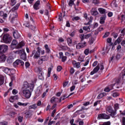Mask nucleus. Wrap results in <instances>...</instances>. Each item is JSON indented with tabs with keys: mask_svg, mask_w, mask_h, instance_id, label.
I'll return each instance as SVG.
<instances>
[{
	"mask_svg": "<svg viewBox=\"0 0 125 125\" xmlns=\"http://www.w3.org/2000/svg\"><path fill=\"white\" fill-rule=\"evenodd\" d=\"M112 96L113 97H117V96H119V94L117 92H114L113 93Z\"/></svg>",
	"mask_w": 125,
	"mask_h": 125,
	"instance_id": "680f3d73",
	"label": "nucleus"
},
{
	"mask_svg": "<svg viewBox=\"0 0 125 125\" xmlns=\"http://www.w3.org/2000/svg\"><path fill=\"white\" fill-rule=\"evenodd\" d=\"M24 66V62L21 60H17L13 63V66L14 67H17V66Z\"/></svg>",
	"mask_w": 125,
	"mask_h": 125,
	"instance_id": "6e6552de",
	"label": "nucleus"
},
{
	"mask_svg": "<svg viewBox=\"0 0 125 125\" xmlns=\"http://www.w3.org/2000/svg\"><path fill=\"white\" fill-rule=\"evenodd\" d=\"M109 35H110V33L109 32H106L103 38L104 39L105 38H107V37H108Z\"/></svg>",
	"mask_w": 125,
	"mask_h": 125,
	"instance_id": "6e6d98bb",
	"label": "nucleus"
},
{
	"mask_svg": "<svg viewBox=\"0 0 125 125\" xmlns=\"http://www.w3.org/2000/svg\"><path fill=\"white\" fill-rule=\"evenodd\" d=\"M25 45V43L24 42H20L16 46V48H21V47H22V46H24Z\"/></svg>",
	"mask_w": 125,
	"mask_h": 125,
	"instance_id": "a878e982",
	"label": "nucleus"
},
{
	"mask_svg": "<svg viewBox=\"0 0 125 125\" xmlns=\"http://www.w3.org/2000/svg\"><path fill=\"white\" fill-rule=\"evenodd\" d=\"M44 47L45 48L46 52L47 53H49V52H50V49H49V47H48V45L45 44L44 45Z\"/></svg>",
	"mask_w": 125,
	"mask_h": 125,
	"instance_id": "72a5a7b5",
	"label": "nucleus"
},
{
	"mask_svg": "<svg viewBox=\"0 0 125 125\" xmlns=\"http://www.w3.org/2000/svg\"><path fill=\"white\" fill-rule=\"evenodd\" d=\"M0 16H2L3 18H6L7 17V14L4 13L3 11H0Z\"/></svg>",
	"mask_w": 125,
	"mask_h": 125,
	"instance_id": "7c9ffc66",
	"label": "nucleus"
},
{
	"mask_svg": "<svg viewBox=\"0 0 125 125\" xmlns=\"http://www.w3.org/2000/svg\"><path fill=\"white\" fill-rule=\"evenodd\" d=\"M35 86V84L34 83H30L29 84L28 82H24L23 83V86L22 87V90L24 89H29L28 88H30L31 90H33L34 89V87Z\"/></svg>",
	"mask_w": 125,
	"mask_h": 125,
	"instance_id": "f03ea898",
	"label": "nucleus"
},
{
	"mask_svg": "<svg viewBox=\"0 0 125 125\" xmlns=\"http://www.w3.org/2000/svg\"><path fill=\"white\" fill-rule=\"evenodd\" d=\"M98 10L100 13H101L102 14H105V13H106V10H105L103 8H99L98 9Z\"/></svg>",
	"mask_w": 125,
	"mask_h": 125,
	"instance_id": "cd10ccee",
	"label": "nucleus"
},
{
	"mask_svg": "<svg viewBox=\"0 0 125 125\" xmlns=\"http://www.w3.org/2000/svg\"><path fill=\"white\" fill-rule=\"evenodd\" d=\"M2 40L5 43H10L12 41V38L8 34H5L3 36Z\"/></svg>",
	"mask_w": 125,
	"mask_h": 125,
	"instance_id": "7ed1b4c3",
	"label": "nucleus"
},
{
	"mask_svg": "<svg viewBox=\"0 0 125 125\" xmlns=\"http://www.w3.org/2000/svg\"><path fill=\"white\" fill-rule=\"evenodd\" d=\"M72 65L74 68L79 69L81 67V62H77L76 61H72Z\"/></svg>",
	"mask_w": 125,
	"mask_h": 125,
	"instance_id": "f8f14e48",
	"label": "nucleus"
},
{
	"mask_svg": "<svg viewBox=\"0 0 125 125\" xmlns=\"http://www.w3.org/2000/svg\"><path fill=\"white\" fill-rule=\"evenodd\" d=\"M101 71H103L104 70V65H103V63H99L97 66H96L94 69L91 72L90 75H94V74H96L98 71H99V69Z\"/></svg>",
	"mask_w": 125,
	"mask_h": 125,
	"instance_id": "f257e3e1",
	"label": "nucleus"
},
{
	"mask_svg": "<svg viewBox=\"0 0 125 125\" xmlns=\"http://www.w3.org/2000/svg\"><path fill=\"white\" fill-rule=\"evenodd\" d=\"M91 36V34H86L85 35H84V34H80L79 37L81 39V42H83L84 39H88V38H90Z\"/></svg>",
	"mask_w": 125,
	"mask_h": 125,
	"instance_id": "1a4fd4ad",
	"label": "nucleus"
},
{
	"mask_svg": "<svg viewBox=\"0 0 125 125\" xmlns=\"http://www.w3.org/2000/svg\"><path fill=\"white\" fill-rule=\"evenodd\" d=\"M122 76H123V79L124 80V79H125V69L123 70V71L122 72Z\"/></svg>",
	"mask_w": 125,
	"mask_h": 125,
	"instance_id": "0e129e2a",
	"label": "nucleus"
},
{
	"mask_svg": "<svg viewBox=\"0 0 125 125\" xmlns=\"http://www.w3.org/2000/svg\"><path fill=\"white\" fill-rule=\"evenodd\" d=\"M106 110L110 113V116H111L112 118H115L117 116V112H116L115 110H113V108H112L111 106H108L106 108Z\"/></svg>",
	"mask_w": 125,
	"mask_h": 125,
	"instance_id": "39448f33",
	"label": "nucleus"
},
{
	"mask_svg": "<svg viewBox=\"0 0 125 125\" xmlns=\"http://www.w3.org/2000/svg\"><path fill=\"white\" fill-rule=\"evenodd\" d=\"M78 61H80V62H83V58L81 56H79L78 58Z\"/></svg>",
	"mask_w": 125,
	"mask_h": 125,
	"instance_id": "13d9d810",
	"label": "nucleus"
},
{
	"mask_svg": "<svg viewBox=\"0 0 125 125\" xmlns=\"http://www.w3.org/2000/svg\"><path fill=\"white\" fill-rule=\"evenodd\" d=\"M82 110H77L74 114L75 115H80V114H82Z\"/></svg>",
	"mask_w": 125,
	"mask_h": 125,
	"instance_id": "4d7b16f0",
	"label": "nucleus"
},
{
	"mask_svg": "<svg viewBox=\"0 0 125 125\" xmlns=\"http://www.w3.org/2000/svg\"><path fill=\"white\" fill-rule=\"evenodd\" d=\"M104 125H111V122L109 121L106 122H104Z\"/></svg>",
	"mask_w": 125,
	"mask_h": 125,
	"instance_id": "69168bd1",
	"label": "nucleus"
},
{
	"mask_svg": "<svg viewBox=\"0 0 125 125\" xmlns=\"http://www.w3.org/2000/svg\"><path fill=\"white\" fill-rule=\"evenodd\" d=\"M89 60H90V59H87L85 63L83 64V66H87V65H88V63H89Z\"/></svg>",
	"mask_w": 125,
	"mask_h": 125,
	"instance_id": "8fccbe9b",
	"label": "nucleus"
},
{
	"mask_svg": "<svg viewBox=\"0 0 125 125\" xmlns=\"http://www.w3.org/2000/svg\"><path fill=\"white\" fill-rule=\"evenodd\" d=\"M89 53V49H86L84 51V54L85 55H88V54Z\"/></svg>",
	"mask_w": 125,
	"mask_h": 125,
	"instance_id": "a18cd8bd",
	"label": "nucleus"
},
{
	"mask_svg": "<svg viewBox=\"0 0 125 125\" xmlns=\"http://www.w3.org/2000/svg\"><path fill=\"white\" fill-rule=\"evenodd\" d=\"M22 93L26 98H29L31 97V91H30V90L29 89L22 90Z\"/></svg>",
	"mask_w": 125,
	"mask_h": 125,
	"instance_id": "0eeeda50",
	"label": "nucleus"
},
{
	"mask_svg": "<svg viewBox=\"0 0 125 125\" xmlns=\"http://www.w3.org/2000/svg\"><path fill=\"white\" fill-rule=\"evenodd\" d=\"M17 44H18L17 41H16V40H13L11 44V47H12V48H14V46H16Z\"/></svg>",
	"mask_w": 125,
	"mask_h": 125,
	"instance_id": "412c9836",
	"label": "nucleus"
},
{
	"mask_svg": "<svg viewBox=\"0 0 125 125\" xmlns=\"http://www.w3.org/2000/svg\"><path fill=\"white\" fill-rule=\"evenodd\" d=\"M20 57L21 59H22V60H24V61H26V60L27 59V55H26V53L24 52V53L20 56Z\"/></svg>",
	"mask_w": 125,
	"mask_h": 125,
	"instance_id": "bb28decb",
	"label": "nucleus"
},
{
	"mask_svg": "<svg viewBox=\"0 0 125 125\" xmlns=\"http://www.w3.org/2000/svg\"><path fill=\"white\" fill-rule=\"evenodd\" d=\"M40 5V1L38 0L36 2V3L34 4L33 7L34 9L36 10H38L39 9V6Z\"/></svg>",
	"mask_w": 125,
	"mask_h": 125,
	"instance_id": "5701e85b",
	"label": "nucleus"
},
{
	"mask_svg": "<svg viewBox=\"0 0 125 125\" xmlns=\"http://www.w3.org/2000/svg\"><path fill=\"white\" fill-rule=\"evenodd\" d=\"M98 119L99 120H100V119L108 120V119H110V116L105 113H102L98 115Z\"/></svg>",
	"mask_w": 125,
	"mask_h": 125,
	"instance_id": "423d86ee",
	"label": "nucleus"
},
{
	"mask_svg": "<svg viewBox=\"0 0 125 125\" xmlns=\"http://www.w3.org/2000/svg\"><path fill=\"white\" fill-rule=\"evenodd\" d=\"M19 6H20V4L19 3H17L16 4V5H15L14 7H13L9 11V12H11V11L12 12H14V11H15V10H17V9H18V8H19Z\"/></svg>",
	"mask_w": 125,
	"mask_h": 125,
	"instance_id": "a211bd4d",
	"label": "nucleus"
},
{
	"mask_svg": "<svg viewBox=\"0 0 125 125\" xmlns=\"http://www.w3.org/2000/svg\"><path fill=\"white\" fill-rule=\"evenodd\" d=\"M4 83V79H3V77H0V85L3 84Z\"/></svg>",
	"mask_w": 125,
	"mask_h": 125,
	"instance_id": "79ce46f5",
	"label": "nucleus"
},
{
	"mask_svg": "<svg viewBox=\"0 0 125 125\" xmlns=\"http://www.w3.org/2000/svg\"><path fill=\"white\" fill-rule=\"evenodd\" d=\"M3 72H5V74H7V75H10L11 73V69L7 67H4L3 68Z\"/></svg>",
	"mask_w": 125,
	"mask_h": 125,
	"instance_id": "dca6fc26",
	"label": "nucleus"
},
{
	"mask_svg": "<svg viewBox=\"0 0 125 125\" xmlns=\"http://www.w3.org/2000/svg\"><path fill=\"white\" fill-rule=\"evenodd\" d=\"M122 21H125V15H122Z\"/></svg>",
	"mask_w": 125,
	"mask_h": 125,
	"instance_id": "774afa93",
	"label": "nucleus"
},
{
	"mask_svg": "<svg viewBox=\"0 0 125 125\" xmlns=\"http://www.w3.org/2000/svg\"><path fill=\"white\" fill-rule=\"evenodd\" d=\"M13 61H14V59H13V58H12V57H10L8 58L7 59V62L9 64H11V63H12L13 62Z\"/></svg>",
	"mask_w": 125,
	"mask_h": 125,
	"instance_id": "c85d7f7f",
	"label": "nucleus"
},
{
	"mask_svg": "<svg viewBox=\"0 0 125 125\" xmlns=\"http://www.w3.org/2000/svg\"><path fill=\"white\" fill-rule=\"evenodd\" d=\"M59 21H62V13H61V14L59 15Z\"/></svg>",
	"mask_w": 125,
	"mask_h": 125,
	"instance_id": "bf43d9fd",
	"label": "nucleus"
},
{
	"mask_svg": "<svg viewBox=\"0 0 125 125\" xmlns=\"http://www.w3.org/2000/svg\"><path fill=\"white\" fill-rule=\"evenodd\" d=\"M36 69L38 72L39 74H41L42 73V67H38L36 68Z\"/></svg>",
	"mask_w": 125,
	"mask_h": 125,
	"instance_id": "37998d69",
	"label": "nucleus"
},
{
	"mask_svg": "<svg viewBox=\"0 0 125 125\" xmlns=\"http://www.w3.org/2000/svg\"><path fill=\"white\" fill-rule=\"evenodd\" d=\"M70 74L71 75H73L75 73V69H74L73 67H71L70 70Z\"/></svg>",
	"mask_w": 125,
	"mask_h": 125,
	"instance_id": "3c124183",
	"label": "nucleus"
},
{
	"mask_svg": "<svg viewBox=\"0 0 125 125\" xmlns=\"http://www.w3.org/2000/svg\"><path fill=\"white\" fill-rule=\"evenodd\" d=\"M93 3H94V4H99V0H93Z\"/></svg>",
	"mask_w": 125,
	"mask_h": 125,
	"instance_id": "5fc2aeb1",
	"label": "nucleus"
},
{
	"mask_svg": "<svg viewBox=\"0 0 125 125\" xmlns=\"http://www.w3.org/2000/svg\"><path fill=\"white\" fill-rule=\"evenodd\" d=\"M25 66L26 68H29V67H30V63H29L28 62H26L25 63Z\"/></svg>",
	"mask_w": 125,
	"mask_h": 125,
	"instance_id": "052dcab7",
	"label": "nucleus"
},
{
	"mask_svg": "<svg viewBox=\"0 0 125 125\" xmlns=\"http://www.w3.org/2000/svg\"><path fill=\"white\" fill-rule=\"evenodd\" d=\"M18 105H19V106H23V107H25V106H27L28 105V104H25V103H22L21 102L18 103Z\"/></svg>",
	"mask_w": 125,
	"mask_h": 125,
	"instance_id": "a19ab883",
	"label": "nucleus"
},
{
	"mask_svg": "<svg viewBox=\"0 0 125 125\" xmlns=\"http://www.w3.org/2000/svg\"><path fill=\"white\" fill-rule=\"evenodd\" d=\"M38 76H39V79L40 80H44L43 78V72H41V73H38Z\"/></svg>",
	"mask_w": 125,
	"mask_h": 125,
	"instance_id": "473e14b6",
	"label": "nucleus"
},
{
	"mask_svg": "<svg viewBox=\"0 0 125 125\" xmlns=\"http://www.w3.org/2000/svg\"><path fill=\"white\" fill-rule=\"evenodd\" d=\"M25 27H27L28 28H30L32 31H35L36 28V26H32V25H29V23L25 24Z\"/></svg>",
	"mask_w": 125,
	"mask_h": 125,
	"instance_id": "4be33fe9",
	"label": "nucleus"
},
{
	"mask_svg": "<svg viewBox=\"0 0 125 125\" xmlns=\"http://www.w3.org/2000/svg\"><path fill=\"white\" fill-rule=\"evenodd\" d=\"M91 13L92 14V15H97V14H98V12H97V11L95 10L94 9L92 8L91 10Z\"/></svg>",
	"mask_w": 125,
	"mask_h": 125,
	"instance_id": "2f4dec72",
	"label": "nucleus"
},
{
	"mask_svg": "<svg viewBox=\"0 0 125 125\" xmlns=\"http://www.w3.org/2000/svg\"><path fill=\"white\" fill-rule=\"evenodd\" d=\"M74 1L75 0H70L68 3V5H69V6H72L75 4V3H74Z\"/></svg>",
	"mask_w": 125,
	"mask_h": 125,
	"instance_id": "4c0bfd02",
	"label": "nucleus"
},
{
	"mask_svg": "<svg viewBox=\"0 0 125 125\" xmlns=\"http://www.w3.org/2000/svg\"><path fill=\"white\" fill-rule=\"evenodd\" d=\"M112 36H113L115 39H116V38L118 37V36H119V34L118 33H113Z\"/></svg>",
	"mask_w": 125,
	"mask_h": 125,
	"instance_id": "603ef678",
	"label": "nucleus"
},
{
	"mask_svg": "<svg viewBox=\"0 0 125 125\" xmlns=\"http://www.w3.org/2000/svg\"><path fill=\"white\" fill-rule=\"evenodd\" d=\"M29 110H31V109H37V104H34L31 105H30L28 107Z\"/></svg>",
	"mask_w": 125,
	"mask_h": 125,
	"instance_id": "f704fd0d",
	"label": "nucleus"
},
{
	"mask_svg": "<svg viewBox=\"0 0 125 125\" xmlns=\"http://www.w3.org/2000/svg\"><path fill=\"white\" fill-rule=\"evenodd\" d=\"M43 62V61L40 58L38 61L39 65H42Z\"/></svg>",
	"mask_w": 125,
	"mask_h": 125,
	"instance_id": "c03bdc74",
	"label": "nucleus"
},
{
	"mask_svg": "<svg viewBox=\"0 0 125 125\" xmlns=\"http://www.w3.org/2000/svg\"><path fill=\"white\" fill-rule=\"evenodd\" d=\"M33 113H34V111L32 110H29L27 111L25 113V117L26 119H29V118H31L32 116H33Z\"/></svg>",
	"mask_w": 125,
	"mask_h": 125,
	"instance_id": "9b49d317",
	"label": "nucleus"
},
{
	"mask_svg": "<svg viewBox=\"0 0 125 125\" xmlns=\"http://www.w3.org/2000/svg\"><path fill=\"white\" fill-rule=\"evenodd\" d=\"M83 30H84V31H87V32H90V31H92L91 25H89L88 27H83Z\"/></svg>",
	"mask_w": 125,
	"mask_h": 125,
	"instance_id": "393cba45",
	"label": "nucleus"
},
{
	"mask_svg": "<svg viewBox=\"0 0 125 125\" xmlns=\"http://www.w3.org/2000/svg\"><path fill=\"white\" fill-rule=\"evenodd\" d=\"M6 60V56L3 53H0V62H3Z\"/></svg>",
	"mask_w": 125,
	"mask_h": 125,
	"instance_id": "ddd939ff",
	"label": "nucleus"
},
{
	"mask_svg": "<svg viewBox=\"0 0 125 125\" xmlns=\"http://www.w3.org/2000/svg\"><path fill=\"white\" fill-rule=\"evenodd\" d=\"M105 20H106V15H104L100 18V23L101 24H104Z\"/></svg>",
	"mask_w": 125,
	"mask_h": 125,
	"instance_id": "6ab92c4d",
	"label": "nucleus"
},
{
	"mask_svg": "<svg viewBox=\"0 0 125 125\" xmlns=\"http://www.w3.org/2000/svg\"><path fill=\"white\" fill-rule=\"evenodd\" d=\"M33 56H34L33 58H34V59L40 58V57H41V50L38 49L37 51H36L35 50H33L30 56L31 57H33Z\"/></svg>",
	"mask_w": 125,
	"mask_h": 125,
	"instance_id": "20e7f679",
	"label": "nucleus"
},
{
	"mask_svg": "<svg viewBox=\"0 0 125 125\" xmlns=\"http://www.w3.org/2000/svg\"><path fill=\"white\" fill-rule=\"evenodd\" d=\"M106 95V93H102L98 95L97 98L98 99H101L103 97H104Z\"/></svg>",
	"mask_w": 125,
	"mask_h": 125,
	"instance_id": "c756f323",
	"label": "nucleus"
},
{
	"mask_svg": "<svg viewBox=\"0 0 125 125\" xmlns=\"http://www.w3.org/2000/svg\"><path fill=\"white\" fill-rule=\"evenodd\" d=\"M16 4V0H10V5L12 6L15 5Z\"/></svg>",
	"mask_w": 125,
	"mask_h": 125,
	"instance_id": "58836bf2",
	"label": "nucleus"
},
{
	"mask_svg": "<svg viewBox=\"0 0 125 125\" xmlns=\"http://www.w3.org/2000/svg\"><path fill=\"white\" fill-rule=\"evenodd\" d=\"M122 125H125V117H123L122 119Z\"/></svg>",
	"mask_w": 125,
	"mask_h": 125,
	"instance_id": "338daca9",
	"label": "nucleus"
},
{
	"mask_svg": "<svg viewBox=\"0 0 125 125\" xmlns=\"http://www.w3.org/2000/svg\"><path fill=\"white\" fill-rule=\"evenodd\" d=\"M75 88H76V86L73 85L70 87V91H73V90H75Z\"/></svg>",
	"mask_w": 125,
	"mask_h": 125,
	"instance_id": "e2e57ef3",
	"label": "nucleus"
},
{
	"mask_svg": "<svg viewBox=\"0 0 125 125\" xmlns=\"http://www.w3.org/2000/svg\"><path fill=\"white\" fill-rule=\"evenodd\" d=\"M13 35L15 39H19V38H20V34L18 33L17 30H15L13 32Z\"/></svg>",
	"mask_w": 125,
	"mask_h": 125,
	"instance_id": "4468645a",
	"label": "nucleus"
},
{
	"mask_svg": "<svg viewBox=\"0 0 125 125\" xmlns=\"http://www.w3.org/2000/svg\"><path fill=\"white\" fill-rule=\"evenodd\" d=\"M8 49V46L5 44L0 45V52L4 53Z\"/></svg>",
	"mask_w": 125,
	"mask_h": 125,
	"instance_id": "9d476101",
	"label": "nucleus"
},
{
	"mask_svg": "<svg viewBox=\"0 0 125 125\" xmlns=\"http://www.w3.org/2000/svg\"><path fill=\"white\" fill-rule=\"evenodd\" d=\"M122 41H123V38L122 37H119L114 42L115 45H117L118 43H120L122 42Z\"/></svg>",
	"mask_w": 125,
	"mask_h": 125,
	"instance_id": "b1692460",
	"label": "nucleus"
},
{
	"mask_svg": "<svg viewBox=\"0 0 125 125\" xmlns=\"http://www.w3.org/2000/svg\"><path fill=\"white\" fill-rule=\"evenodd\" d=\"M19 97L18 96H12L9 99L10 102L13 103L15 100H18Z\"/></svg>",
	"mask_w": 125,
	"mask_h": 125,
	"instance_id": "2eb2a0df",
	"label": "nucleus"
},
{
	"mask_svg": "<svg viewBox=\"0 0 125 125\" xmlns=\"http://www.w3.org/2000/svg\"><path fill=\"white\" fill-rule=\"evenodd\" d=\"M41 58L43 61H46L48 59V58L45 56H42Z\"/></svg>",
	"mask_w": 125,
	"mask_h": 125,
	"instance_id": "09e8293b",
	"label": "nucleus"
},
{
	"mask_svg": "<svg viewBox=\"0 0 125 125\" xmlns=\"http://www.w3.org/2000/svg\"><path fill=\"white\" fill-rule=\"evenodd\" d=\"M120 108V106H119L118 104H114V112H116L117 113V110Z\"/></svg>",
	"mask_w": 125,
	"mask_h": 125,
	"instance_id": "e433bc0d",
	"label": "nucleus"
},
{
	"mask_svg": "<svg viewBox=\"0 0 125 125\" xmlns=\"http://www.w3.org/2000/svg\"><path fill=\"white\" fill-rule=\"evenodd\" d=\"M81 44V47L83 48V47H85L86 46V42H84L83 43H79Z\"/></svg>",
	"mask_w": 125,
	"mask_h": 125,
	"instance_id": "49530a36",
	"label": "nucleus"
},
{
	"mask_svg": "<svg viewBox=\"0 0 125 125\" xmlns=\"http://www.w3.org/2000/svg\"><path fill=\"white\" fill-rule=\"evenodd\" d=\"M58 101H59V100L58 99V98H57L55 97H52L50 100V102L52 104L57 103V102H58Z\"/></svg>",
	"mask_w": 125,
	"mask_h": 125,
	"instance_id": "aec40b11",
	"label": "nucleus"
},
{
	"mask_svg": "<svg viewBox=\"0 0 125 125\" xmlns=\"http://www.w3.org/2000/svg\"><path fill=\"white\" fill-rule=\"evenodd\" d=\"M76 48L77 49H80L82 48V44L79 43L77 45H76Z\"/></svg>",
	"mask_w": 125,
	"mask_h": 125,
	"instance_id": "de8ad7c7",
	"label": "nucleus"
},
{
	"mask_svg": "<svg viewBox=\"0 0 125 125\" xmlns=\"http://www.w3.org/2000/svg\"><path fill=\"white\" fill-rule=\"evenodd\" d=\"M14 53H16V54H19L21 56L23 53L25 52V50L24 49L21 50H19L17 51H14Z\"/></svg>",
	"mask_w": 125,
	"mask_h": 125,
	"instance_id": "f3484780",
	"label": "nucleus"
},
{
	"mask_svg": "<svg viewBox=\"0 0 125 125\" xmlns=\"http://www.w3.org/2000/svg\"><path fill=\"white\" fill-rule=\"evenodd\" d=\"M67 43L69 46H72V39L71 38H67Z\"/></svg>",
	"mask_w": 125,
	"mask_h": 125,
	"instance_id": "c9c22d12",
	"label": "nucleus"
},
{
	"mask_svg": "<svg viewBox=\"0 0 125 125\" xmlns=\"http://www.w3.org/2000/svg\"><path fill=\"white\" fill-rule=\"evenodd\" d=\"M91 30H93V29L95 28H97V27H98V23H95L93 25H91Z\"/></svg>",
	"mask_w": 125,
	"mask_h": 125,
	"instance_id": "ea45409f",
	"label": "nucleus"
},
{
	"mask_svg": "<svg viewBox=\"0 0 125 125\" xmlns=\"http://www.w3.org/2000/svg\"><path fill=\"white\" fill-rule=\"evenodd\" d=\"M18 121L20 123H22V122H23V117L19 116L18 118Z\"/></svg>",
	"mask_w": 125,
	"mask_h": 125,
	"instance_id": "864d4df0",
	"label": "nucleus"
}]
</instances>
